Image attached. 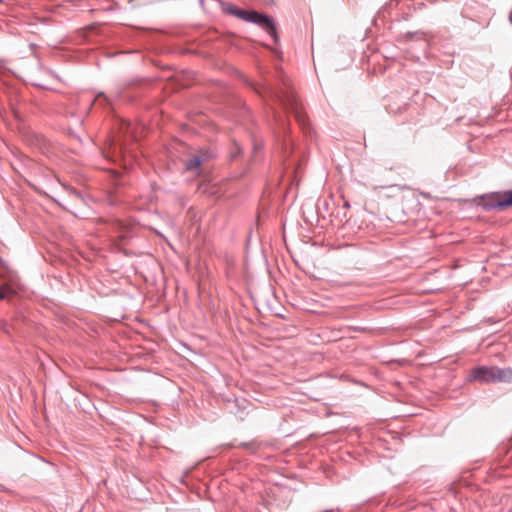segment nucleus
Masks as SVG:
<instances>
[{
  "label": "nucleus",
  "mask_w": 512,
  "mask_h": 512,
  "mask_svg": "<svg viewBox=\"0 0 512 512\" xmlns=\"http://www.w3.org/2000/svg\"><path fill=\"white\" fill-rule=\"evenodd\" d=\"M16 291L10 284H4L0 287V300L10 299Z\"/></svg>",
  "instance_id": "obj_5"
},
{
  "label": "nucleus",
  "mask_w": 512,
  "mask_h": 512,
  "mask_svg": "<svg viewBox=\"0 0 512 512\" xmlns=\"http://www.w3.org/2000/svg\"><path fill=\"white\" fill-rule=\"evenodd\" d=\"M101 98L106 99L105 96L101 93L96 97L95 101H99Z\"/></svg>",
  "instance_id": "obj_8"
},
{
  "label": "nucleus",
  "mask_w": 512,
  "mask_h": 512,
  "mask_svg": "<svg viewBox=\"0 0 512 512\" xmlns=\"http://www.w3.org/2000/svg\"><path fill=\"white\" fill-rule=\"evenodd\" d=\"M276 98L280 99V102H283V103L285 102V100L282 99L281 96H279V95H276Z\"/></svg>",
  "instance_id": "obj_10"
},
{
  "label": "nucleus",
  "mask_w": 512,
  "mask_h": 512,
  "mask_svg": "<svg viewBox=\"0 0 512 512\" xmlns=\"http://www.w3.org/2000/svg\"><path fill=\"white\" fill-rule=\"evenodd\" d=\"M209 157L210 155L206 152L192 156L186 164V169L190 171L198 169L204 161L209 159Z\"/></svg>",
  "instance_id": "obj_3"
},
{
  "label": "nucleus",
  "mask_w": 512,
  "mask_h": 512,
  "mask_svg": "<svg viewBox=\"0 0 512 512\" xmlns=\"http://www.w3.org/2000/svg\"><path fill=\"white\" fill-rule=\"evenodd\" d=\"M246 21L258 24L264 28L274 39L277 38L275 25L268 16L255 11H248Z\"/></svg>",
  "instance_id": "obj_2"
},
{
  "label": "nucleus",
  "mask_w": 512,
  "mask_h": 512,
  "mask_svg": "<svg viewBox=\"0 0 512 512\" xmlns=\"http://www.w3.org/2000/svg\"><path fill=\"white\" fill-rule=\"evenodd\" d=\"M494 199L497 202L498 208H505L512 206V190L503 193H496Z\"/></svg>",
  "instance_id": "obj_4"
},
{
  "label": "nucleus",
  "mask_w": 512,
  "mask_h": 512,
  "mask_svg": "<svg viewBox=\"0 0 512 512\" xmlns=\"http://www.w3.org/2000/svg\"><path fill=\"white\" fill-rule=\"evenodd\" d=\"M276 98L280 99V102H283V103L285 102V100L282 99L281 96H279V95H276Z\"/></svg>",
  "instance_id": "obj_9"
},
{
  "label": "nucleus",
  "mask_w": 512,
  "mask_h": 512,
  "mask_svg": "<svg viewBox=\"0 0 512 512\" xmlns=\"http://www.w3.org/2000/svg\"><path fill=\"white\" fill-rule=\"evenodd\" d=\"M467 382H478L481 384L490 383H511L512 368H500L498 366H477L469 372Z\"/></svg>",
  "instance_id": "obj_1"
},
{
  "label": "nucleus",
  "mask_w": 512,
  "mask_h": 512,
  "mask_svg": "<svg viewBox=\"0 0 512 512\" xmlns=\"http://www.w3.org/2000/svg\"><path fill=\"white\" fill-rule=\"evenodd\" d=\"M276 98L280 99V102H283V103L285 102V100L282 99L281 96H279V95H276Z\"/></svg>",
  "instance_id": "obj_11"
},
{
  "label": "nucleus",
  "mask_w": 512,
  "mask_h": 512,
  "mask_svg": "<svg viewBox=\"0 0 512 512\" xmlns=\"http://www.w3.org/2000/svg\"><path fill=\"white\" fill-rule=\"evenodd\" d=\"M248 11L242 9H235V16L246 21Z\"/></svg>",
  "instance_id": "obj_6"
},
{
  "label": "nucleus",
  "mask_w": 512,
  "mask_h": 512,
  "mask_svg": "<svg viewBox=\"0 0 512 512\" xmlns=\"http://www.w3.org/2000/svg\"><path fill=\"white\" fill-rule=\"evenodd\" d=\"M235 9H237V8H236V7H233V6H230V7L228 8V11H229V13H231L232 15H235Z\"/></svg>",
  "instance_id": "obj_7"
}]
</instances>
